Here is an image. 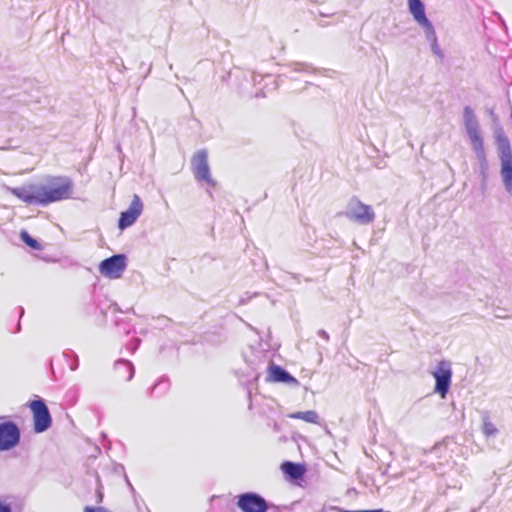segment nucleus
<instances>
[{"label": "nucleus", "mask_w": 512, "mask_h": 512, "mask_svg": "<svg viewBox=\"0 0 512 512\" xmlns=\"http://www.w3.org/2000/svg\"><path fill=\"white\" fill-rule=\"evenodd\" d=\"M134 312V309L133 308H129L126 312Z\"/></svg>", "instance_id": "nucleus-38"}, {"label": "nucleus", "mask_w": 512, "mask_h": 512, "mask_svg": "<svg viewBox=\"0 0 512 512\" xmlns=\"http://www.w3.org/2000/svg\"><path fill=\"white\" fill-rule=\"evenodd\" d=\"M97 493H98V502L100 503V502H102L103 495L99 490Z\"/></svg>", "instance_id": "nucleus-31"}, {"label": "nucleus", "mask_w": 512, "mask_h": 512, "mask_svg": "<svg viewBox=\"0 0 512 512\" xmlns=\"http://www.w3.org/2000/svg\"><path fill=\"white\" fill-rule=\"evenodd\" d=\"M482 431L488 437L495 436L498 432L495 425L490 422L488 418L484 419L483 421Z\"/></svg>", "instance_id": "nucleus-23"}, {"label": "nucleus", "mask_w": 512, "mask_h": 512, "mask_svg": "<svg viewBox=\"0 0 512 512\" xmlns=\"http://www.w3.org/2000/svg\"><path fill=\"white\" fill-rule=\"evenodd\" d=\"M114 322H115V325H116V326H119V325H120L121 323H123L124 321H123L122 319L117 318V319H115V321H114Z\"/></svg>", "instance_id": "nucleus-30"}, {"label": "nucleus", "mask_w": 512, "mask_h": 512, "mask_svg": "<svg viewBox=\"0 0 512 512\" xmlns=\"http://www.w3.org/2000/svg\"><path fill=\"white\" fill-rule=\"evenodd\" d=\"M114 370L119 379L126 382L132 380L135 374V368L131 361L126 359H118L114 363Z\"/></svg>", "instance_id": "nucleus-15"}, {"label": "nucleus", "mask_w": 512, "mask_h": 512, "mask_svg": "<svg viewBox=\"0 0 512 512\" xmlns=\"http://www.w3.org/2000/svg\"><path fill=\"white\" fill-rule=\"evenodd\" d=\"M109 310H111L113 313H120V312H122V310L120 309V307L118 306L117 303L110 304Z\"/></svg>", "instance_id": "nucleus-28"}, {"label": "nucleus", "mask_w": 512, "mask_h": 512, "mask_svg": "<svg viewBox=\"0 0 512 512\" xmlns=\"http://www.w3.org/2000/svg\"><path fill=\"white\" fill-rule=\"evenodd\" d=\"M317 334L326 341H329L330 339L329 334L324 329H320Z\"/></svg>", "instance_id": "nucleus-27"}, {"label": "nucleus", "mask_w": 512, "mask_h": 512, "mask_svg": "<svg viewBox=\"0 0 512 512\" xmlns=\"http://www.w3.org/2000/svg\"><path fill=\"white\" fill-rule=\"evenodd\" d=\"M340 214L362 225L370 224L375 220L372 206L363 203L355 196L348 201L346 209Z\"/></svg>", "instance_id": "nucleus-4"}, {"label": "nucleus", "mask_w": 512, "mask_h": 512, "mask_svg": "<svg viewBox=\"0 0 512 512\" xmlns=\"http://www.w3.org/2000/svg\"><path fill=\"white\" fill-rule=\"evenodd\" d=\"M498 156L501 161L500 174L506 191L512 195V149L504 130L498 127L494 133Z\"/></svg>", "instance_id": "nucleus-3"}, {"label": "nucleus", "mask_w": 512, "mask_h": 512, "mask_svg": "<svg viewBox=\"0 0 512 512\" xmlns=\"http://www.w3.org/2000/svg\"><path fill=\"white\" fill-rule=\"evenodd\" d=\"M127 266V257L124 254H115L102 260L99 264L100 273L110 279L120 278Z\"/></svg>", "instance_id": "nucleus-11"}, {"label": "nucleus", "mask_w": 512, "mask_h": 512, "mask_svg": "<svg viewBox=\"0 0 512 512\" xmlns=\"http://www.w3.org/2000/svg\"><path fill=\"white\" fill-rule=\"evenodd\" d=\"M250 80L253 83V88L255 89V91H249L244 86L240 87V92L246 94L249 97H265V89L273 90L276 89L277 87L276 80L271 74L258 75L255 73H251Z\"/></svg>", "instance_id": "nucleus-9"}, {"label": "nucleus", "mask_w": 512, "mask_h": 512, "mask_svg": "<svg viewBox=\"0 0 512 512\" xmlns=\"http://www.w3.org/2000/svg\"><path fill=\"white\" fill-rule=\"evenodd\" d=\"M63 356L66 358H68L70 356L72 357V361L69 363V367L72 371H75L79 366V360H78L77 354L70 350V351L63 352Z\"/></svg>", "instance_id": "nucleus-25"}, {"label": "nucleus", "mask_w": 512, "mask_h": 512, "mask_svg": "<svg viewBox=\"0 0 512 512\" xmlns=\"http://www.w3.org/2000/svg\"><path fill=\"white\" fill-rule=\"evenodd\" d=\"M73 182L69 177L53 178L49 185L26 184L9 187V192L28 205L46 206L70 198Z\"/></svg>", "instance_id": "nucleus-1"}, {"label": "nucleus", "mask_w": 512, "mask_h": 512, "mask_svg": "<svg viewBox=\"0 0 512 512\" xmlns=\"http://www.w3.org/2000/svg\"><path fill=\"white\" fill-rule=\"evenodd\" d=\"M262 358L264 359L265 355L263 354L262 351H259L258 355L255 356V359L245 358V360L253 370H257L260 367V365L264 363V361H262Z\"/></svg>", "instance_id": "nucleus-24"}, {"label": "nucleus", "mask_w": 512, "mask_h": 512, "mask_svg": "<svg viewBox=\"0 0 512 512\" xmlns=\"http://www.w3.org/2000/svg\"><path fill=\"white\" fill-rule=\"evenodd\" d=\"M292 72H301V73H316L318 69L312 67L311 64L306 62H290L286 65Z\"/></svg>", "instance_id": "nucleus-21"}, {"label": "nucleus", "mask_w": 512, "mask_h": 512, "mask_svg": "<svg viewBox=\"0 0 512 512\" xmlns=\"http://www.w3.org/2000/svg\"><path fill=\"white\" fill-rule=\"evenodd\" d=\"M191 168L198 182H203L211 186L215 185V181L211 176L208 152L206 149H200L194 153L191 159Z\"/></svg>", "instance_id": "nucleus-5"}, {"label": "nucleus", "mask_w": 512, "mask_h": 512, "mask_svg": "<svg viewBox=\"0 0 512 512\" xmlns=\"http://www.w3.org/2000/svg\"><path fill=\"white\" fill-rule=\"evenodd\" d=\"M170 389V381L168 377L161 376L158 381L150 388L149 395L161 397L164 396Z\"/></svg>", "instance_id": "nucleus-19"}, {"label": "nucleus", "mask_w": 512, "mask_h": 512, "mask_svg": "<svg viewBox=\"0 0 512 512\" xmlns=\"http://www.w3.org/2000/svg\"><path fill=\"white\" fill-rule=\"evenodd\" d=\"M442 450L446 451V448L442 445H435L426 453V459L424 460L432 470L440 474L442 473L440 470L442 464L440 462L436 464L433 460L441 454Z\"/></svg>", "instance_id": "nucleus-17"}, {"label": "nucleus", "mask_w": 512, "mask_h": 512, "mask_svg": "<svg viewBox=\"0 0 512 512\" xmlns=\"http://www.w3.org/2000/svg\"><path fill=\"white\" fill-rule=\"evenodd\" d=\"M268 380L276 383H285L291 386H298L299 381L283 367L271 363L268 366Z\"/></svg>", "instance_id": "nucleus-13"}, {"label": "nucleus", "mask_w": 512, "mask_h": 512, "mask_svg": "<svg viewBox=\"0 0 512 512\" xmlns=\"http://www.w3.org/2000/svg\"><path fill=\"white\" fill-rule=\"evenodd\" d=\"M143 210V203L141 198L138 195H134L133 199L130 203V206L127 210L123 211L120 214L118 220V228L120 230H124L129 226L133 225L138 217L141 215Z\"/></svg>", "instance_id": "nucleus-12"}, {"label": "nucleus", "mask_w": 512, "mask_h": 512, "mask_svg": "<svg viewBox=\"0 0 512 512\" xmlns=\"http://www.w3.org/2000/svg\"><path fill=\"white\" fill-rule=\"evenodd\" d=\"M30 408L33 413L34 431L36 433L47 431L52 425V417L45 402L42 399L33 400Z\"/></svg>", "instance_id": "nucleus-8"}, {"label": "nucleus", "mask_w": 512, "mask_h": 512, "mask_svg": "<svg viewBox=\"0 0 512 512\" xmlns=\"http://www.w3.org/2000/svg\"><path fill=\"white\" fill-rule=\"evenodd\" d=\"M246 301H247V300H246L245 298H241V299H240V304H245V303H246Z\"/></svg>", "instance_id": "nucleus-33"}, {"label": "nucleus", "mask_w": 512, "mask_h": 512, "mask_svg": "<svg viewBox=\"0 0 512 512\" xmlns=\"http://www.w3.org/2000/svg\"><path fill=\"white\" fill-rule=\"evenodd\" d=\"M0 512H12L10 505L0 503Z\"/></svg>", "instance_id": "nucleus-29"}, {"label": "nucleus", "mask_w": 512, "mask_h": 512, "mask_svg": "<svg viewBox=\"0 0 512 512\" xmlns=\"http://www.w3.org/2000/svg\"><path fill=\"white\" fill-rule=\"evenodd\" d=\"M289 417L292 419H300L307 423L313 424L318 423L319 420V415L313 410L295 412L290 414Z\"/></svg>", "instance_id": "nucleus-20"}, {"label": "nucleus", "mask_w": 512, "mask_h": 512, "mask_svg": "<svg viewBox=\"0 0 512 512\" xmlns=\"http://www.w3.org/2000/svg\"><path fill=\"white\" fill-rule=\"evenodd\" d=\"M463 125L470 141L472 150L479 163L482 174H485L488 169V160L484 147L483 137L480 131L479 121L475 115L474 110L470 106H465L463 109Z\"/></svg>", "instance_id": "nucleus-2"}, {"label": "nucleus", "mask_w": 512, "mask_h": 512, "mask_svg": "<svg viewBox=\"0 0 512 512\" xmlns=\"http://www.w3.org/2000/svg\"><path fill=\"white\" fill-rule=\"evenodd\" d=\"M283 473L293 481H297L303 478L306 468L303 464L295 463L291 461H285L281 465Z\"/></svg>", "instance_id": "nucleus-16"}, {"label": "nucleus", "mask_w": 512, "mask_h": 512, "mask_svg": "<svg viewBox=\"0 0 512 512\" xmlns=\"http://www.w3.org/2000/svg\"><path fill=\"white\" fill-rule=\"evenodd\" d=\"M423 31H424L426 40L430 43L431 50H432L433 54L436 55L437 57H439L440 59H442L444 57V55H443V52L438 44V39H437V35L435 32L434 26H431Z\"/></svg>", "instance_id": "nucleus-18"}, {"label": "nucleus", "mask_w": 512, "mask_h": 512, "mask_svg": "<svg viewBox=\"0 0 512 512\" xmlns=\"http://www.w3.org/2000/svg\"><path fill=\"white\" fill-rule=\"evenodd\" d=\"M273 506L255 492H246L237 496V507L242 512H267Z\"/></svg>", "instance_id": "nucleus-7"}, {"label": "nucleus", "mask_w": 512, "mask_h": 512, "mask_svg": "<svg viewBox=\"0 0 512 512\" xmlns=\"http://www.w3.org/2000/svg\"><path fill=\"white\" fill-rule=\"evenodd\" d=\"M409 11L414 20L422 27L423 30L433 26L425 13V6L421 0H408Z\"/></svg>", "instance_id": "nucleus-14"}, {"label": "nucleus", "mask_w": 512, "mask_h": 512, "mask_svg": "<svg viewBox=\"0 0 512 512\" xmlns=\"http://www.w3.org/2000/svg\"><path fill=\"white\" fill-rule=\"evenodd\" d=\"M452 369L449 361H440L433 376L435 378L434 392L439 394L441 398H445L449 392L451 380H452Z\"/></svg>", "instance_id": "nucleus-10"}, {"label": "nucleus", "mask_w": 512, "mask_h": 512, "mask_svg": "<svg viewBox=\"0 0 512 512\" xmlns=\"http://www.w3.org/2000/svg\"><path fill=\"white\" fill-rule=\"evenodd\" d=\"M274 430L276 431H279L280 427L277 423H274V426H273Z\"/></svg>", "instance_id": "nucleus-32"}, {"label": "nucleus", "mask_w": 512, "mask_h": 512, "mask_svg": "<svg viewBox=\"0 0 512 512\" xmlns=\"http://www.w3.org/2000/svg\"><path fill=\"white\" fill-rule=\"evenodd\" d=\"M496 317L497 318H504V316H502V313L496 314Z\"/></svg>", "instance_id": "nucleus-36"}, {"label": "nucleus", "mask_w": 512, "mask_h": 512, "mask_svg": "<svg viewBox=\"0 0 512 512\" xmlns=\"http://www.w3.org/2000/svg\"><path fill=\"white\" fill-rule=\"evenodd\" d=\"M20 238L30 248L34 250L42 249L41 244L35 238H33L26 230H22L20 232Z\"/></svg>", "instance_id": "nucleus-22"}, {"label": "nucleus", "mask_w": 512, "mask_h": 512, "mask_svg": "<svg viewBox=\"0 0 512 512\" xmlns=\"http://www.w3.org/2000/svg\"><path fill=\"white\" fill-rule=\"evenodd\" d=\"M0 419H2V417H0Z\"/></svg>", "instance_id": "nucleus-39"}, {"label": "nucleus", "mask_w": 512, "mask_h": 512, "mask_svg": "<svg viewBox=\"0 0 512 512\" xmlns=\"http://www.w3.org/2000/svg\"><path fill=\"white\" fill-rule=\"evenodd\" d=\"M23 314H24V308L20 307V316H22Z\"/></svg>", "instance_id": "nucleus-34"}, {"label": "nucleus", "mask_w": 512, "mask_h": 512, "mask_svg": "<svg viewBox=\"0 0 512 512\" xmlns=\"http://www.w3.org/2000/svg\"><path fill=\"white\" fill-rule=\"evenodd\" d=\"M496 317L497 318H504V316H502V313L496 314Z\"/></svg>", "instance_id": "nucleus-35"}, {"label": "nucleus", "mask_w": 512, "mask_h": 512, "mask_svg": "<svg viewBox=\"0 0 512 512\" xmlns=\"http://www.w3.org/2000/svg\"><path fill=\"white\" fill-rule=\"evenodd\" d=\"M20 441L21 431L15 422L8 420L0 423V452L14 449Z\"/></svg>", "instance_id": "nucleus-6"}, {"label": "nucleus", "mask_w": 512, "mask_h": 512, "mask_svg": "<svg viewBox=\"0 0 512 512\" xmlns=\"http://www.w3.org/2000/svg\"><path fill=\"white\" fill-rule=\"evenodd\" d=\"M141 340L139 338L132 339L129 343L126 344V349L130 353H135V351L139 348Z\"/></svg>", "instance_id": "nucleus-26"}, {"label": "nucleus", "mask_w": 512, "mask_h": 512, "mask_svg": "<svg viewBox=\"0 0 512 512\" xmlns=\"http://www.w3.org/2000/svg\"><path fill=\"white\" fill-rule=\"evenodd\" d=\"M20 328H21V327H20V323H18L16 332H19V331H20Z\"/></svg>", "instance_id": "nucleus-37"}]
</instances>
